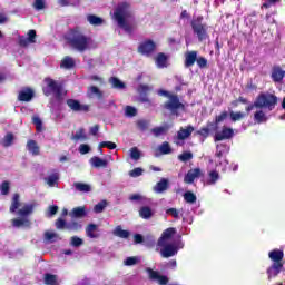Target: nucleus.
I'll list each match as a JSON object with an SVG mask.
<instances>
[{
  "instance_id": "obj_1",
  "label": "nucleus",
  "mask_w": 285,
  "mask_h": 285,
  "mask_svg": "<svg viewBox=\"0 0 285 285\" xmlns=\"http://www.w3.org/2000/svg\"><path fill=\"white\" fill-rule=\"evenodd\" d=\"M65 41L69 48L77 52H86V50H90V46L92 45V38L83 33L79 28L70 29L65 37Z\"/></svg>"
},
{
  "instance_id": "obj_2",
  "label": "nucleus",
  "mask_w": 285,
  "mask_h": 285,
  "mask_svg": "<svg viewBox=\"0 0 285 285\" xmlns=\"http://www.w3.org/2000/svg\"><path fill=\"white\" fill-rule=\"evenodd\" d=\"M130 17H132V12H130V4L128 2L119 3L114 11L115 21L119 28H122V30H125V32L128 35H132L135 30V28L127 21V19H130Z\"/></svg>"
},
{
  "instance_id": "obj_3",
  "label": "nucleus",
  "mask_w": 285,
  "mask_h": 285,
  "mask_svg": "<svg viewBox=\"0 0 285 285\" xmlns=\"http://www.w3.org/2000/svg\"><path fill=\"white\" fill-rule=\"evenodd\" d=\"M268 257L273 264L267 268V277L273 279L284 271V250L273 249L268 253Z\"/></svg>"
},
{
  "instance_id": "obj_4",
  "label": "nucleus",
  "mask_w": 285,
  "mask_h": 285,
  "mask_svg": "<svg viewBox=\"0 0 285 285\" xmlns=\"http://www.w3.org/2000/svg\"><path fill=\"white\" fill-rule=\"evenodd\" d=\"M35 204H27L17 212V216L20 218L11 219L13 228H30L32 226V222L28 217L35 213Z\"/></svg>"
},
{
  "instance_id": "obj_5",
  "label": "nucleus",
  "mask_w": 285,
  "mask_h": 285,
  "mask_svg": "<svg viewBox=\"0 0 285 285\" xmlns=\"http://www.w3.org/2000/svg\"><path fill=\"white\" fill-rule=\"evenodd\" d=\"M45 83L46 86L42 88L45 97L53 95L57 101H61V99H63V85L57 82L52 78H45Z\"/></svg>"
},
{
  "instance_id": "obj_6",
  "label": "nucleus",
  "mask_w": 285,
  "mask_h": 285,
  "mask_svg": "<svg viewBox=\"0 0 285 285\" xmlns=\"http://www.w3.org/2000/svg\"><path fill=\"white\" fill-rule=\"evenodd\" d=\"M279 98L275 94L271 92H261L256 100L254 101L255 108H266L267 110H275V106H277Z\"/></svg>"
},
{
  "instance_id": "obj_7",
  "label": "nucleus",
  "mask_w": 285,
  "mask_h": 285,
  "mask_svg": "<svg viewBox=\"0 0 285 285\" xmlns=\"http://www.w3.org/2000/svg\"><path fill=\"white\" fill-rule=\"evenodd\" d=\"M157 95H159V97H166L167 99H169L164 105H161V108H164V110H168L169 112H171V115L177 114V110H179V97H177V95L170 94V91H167L165 89H158Z\"/></svg>"
},
{
  "instance_id": "obj_8",
  "label": "nucleus",
  "mask_w": 285,
  "mask_h": 285,
  "mask_svg": "<svg viewBox=\"0 0 285 285\" xmlns=\"http://www.w3.org/2000/svg\"><path fill=\"white\" fill-rule=\"evenodd\" d=\"M204 21L203 17H198L197 19L191 21V29L195 35H197L198 41H206L208 39V26L202 23Z\"/></svg>"
},
{
  "instance_id": "obj_9",
  "label": "nucleus",
  "mask_w": 285,
  "mask_h": 285,
  "mask_svg": "<svg viewBox=\"0 0 285 285\" xmlns=\"http://www.w3.org/2000/svg\"><path fill=\"white\" fill-rule=\"evenodd\" d=\"M157 52V42L153 39H145L138 45L137 53L142 55V57H153Z\"/></svg>"
},
{
  "instance_id": "obj_10",
  "label": "nucleus",
  "mask_w": 285,
  "mask_h": 285,
  "mask_svg": "<svg viewBox=\"0 0 285 285\" xmlns=\"http://www.w3.org/2000/svg\"><path fill=\"white\" fill-rule=\"evenodd\" d=\"M199 177H204V171H202V168L196 167L194 169H189L184 176V184H195V180L199 179Z\"/></svg>"
},
{
  "instance_id": "obj_11",
  "label": "nucleus",
  "mask_w": 285,
  "mask_h": 285,
  "mask_svg": "<svg viewBox=\"0 0 285 285\" xmlns=\"http://www.w3.org/2000/svg\"><path fill=\"white\" fill-rule=\"evenodd\" d=\"M67 106L73 112H90V105H81L77 99H67Z\"/></svg>"
},
{
  "instance_id": "obj_12",
  "label": "nucleus",
  "mask_w": 285,
  "mask_h": 285,
  "mask_svg": "<svg viewBox=\"0 0 285 285\" xmlns=\"http://www.w3.org/2000/svg\"><path fill=\"white\" fill-rule=\"evenodd\" d=\"M177 235V229L175 227H169L165 229L161 236L158 239V246H165V244H169L170 240Z\"/></svg>"
},
{
  "instance_id": "obj_13",
  "label": "nucleus",
  "mask_w": 285,
  "mask_h": 285,
  "mask_svg": "<svg viewBox=\"0 0 285 285\" xmlns=\"http://www.w3.org/2000/svg\"><path fill=\"white\" fill-rule=\"evenodd\" d=\"M146 273H148L149 279L151 282H158L159 285H167L168 284V276L159 274V272L147 267Z\"/></svg>"
},
{
  "instance_id": "obj_14",
  "label": "nucleus",
  "mask_w": 285,
  "mask_h": 285,
  "mask_svg": "<svg viewBox=\"0 0 285 285\" xmlns=\"http://www.w3.org/2000/svg\"><path fill=\"white\" fill-rule=\"evenodd\" d=\"M235 137V130L230 127L224 126L220 132H216L214 136V141H224L226 139H233Z\"/></svg>"
},
{
  "instance_id": "obj_15",
  "label": "nucleus",
  "mask_w": 285,
  "mask_h": 285,
  "mask_svg": "<svg viewBox=\"0 0 285 285\" xmlns=\"http://www.w3.org/2000/svg\"><path fill=\"white\" fill-rule=\"evenodd\" d=\"M285 70L279 65L272 67L271 79L274 83H283Z\"/></svg>"
},
{
  "instance_id": "obj_16",
  "label": "nucleus",
  "mask_w": 285,
  "mask_h": 285,
  "mask_svg": "<svg viewBox=\"0 0 285 285\" xmlns=\"http://www.w3.org/2000/svg\"><path fill=\"white\" fill-rule=\"evenodd\" d=\"M31 99H35V90L30 87L22 88L18 94V101L30 102Z\"/></svg>"
},
{
  "instance_id": "obj_17",
  "label": "nucleus",
  "mask_w": 285,
  "mask_h": 285,
  "mask_svg": "<svg viewBox=\"0 0 285 285\" xmlns=\"http://www.w3.org/2000/svg\"><path fill=\"white\" fill-rule=\"evenodd\" d=\"M160 249V255L161 257L168 258L177 255V247L173 244H165V245H159Z\"/></svg>"
},
{
  "instance_id": "obj_18",
  "label": "nucleus",
  "mask_w": 285,
  "mask_h": 285,
  "mask_svg": "<svg viewBox=\"0 0 285 285\" xmlns=\"http://www.w3.org/2000/svg\"><path fill=\"white\" fill-rule=\"evenodd\" d=\"M185 68H193V66H195V63H197V51L193 50V51H187L185 53Z\"/></svg>"
},
{
  "instance_id": "obj_19",
  "label": "nucleus",
  "mask_w": 285,
  "mask_h": 285,
  "mask_svg": "<svg viewBox=\"0 0 285 285\" xmlns=\"http://www.w3.org/2000/svg\"><path fill=\"white\" fill-rule=\"evenodd\" d=\"M27 150L33 155V157H37L39 155H41V148L39 147V145L36 142V140H28L27 141Z\"/></svg>"
},
{
  "instance_id": "obj_20",
  "label": "nucleus",
  "mask_w": 285,
  "mask_h": 285,
  "mask_svg": "<svg viewBox=\"0 0 285 285\" xmlns=\"http://www.w3.org/2000/svg\"><path fill=\"white\" fill-rule=\"evenodd\" d=\"M75 66H77V62H75V59L70 56L63 57L60 62V68H62L63 70H72Z\"/></svg>"
},
{
  "instance_id": "obj_21",
  "label": "nucleus",
  "mask_w": 285,
  "mask_h": 285,
  "mask_svg": "<svg viewBox=\"0 0 285 285\" xmlns=\"http://www.w3.org/2000/svg\"><path fill=\"white\" fill-rule=\"evenodd\" d=\"M155 63L157 68H168V56H166L164 52H159L155 57Z\"/></svg>"
},
{
  "instance_id": "obj_22",
  "label": "nucleus",
  "mask_w": 285,
  "mask_h": 285,
  "mask_svg": "<svg viewBox=\"0 0 285 285\" xmlns=\"http://www.w3.org/2000/svg\"><path fill=\"white\" fill-rule=\"evenodd\" d=\"M97 230H99V227L97 226V224H89L86 227V235L87 237H89L90 239H97L99 238V233H97Z\"/></svg>"
},
{
  "instance_id": "obj_23",
  "label": "nucleus",
  "mask_w": 285,
  "mask_h": 285,
  "mask_svg": "<svg viewBox=\"0 0 285 285\" xmlns=\"http://www.w3.org/2000/svg\"><path fill=\"white\" fill-rule=\"evenodd\" d=\"M90 164L94 168H108V160L101 159L99 156H94Z\"/></svg>"
},
{
  "instance_id": "obj_24",
  "label": "nucleus",
  "mask_w": 285,
  "mask_h": 285,
  "mask_svg": "<svg viewBox=\"0 0 285 285\" xmlns=\"http://www.w3.org/2000/svg\"><path fill=\"white\" fill-rule=\"evenodd\" d=\"M193 132H195V127L193 126H187L186 128L180 127L179 129V140L184 141V139H188V137H190V135H193Z\"/></svg>"
},
{
  "instance_id": "obj_25",
  "label": "nucleus",
  "mask_w": 285,
  "mask_h": 285,
  "mask_svg": "<svg viewBox=\"0 0 285 285\" xmlns=\"http://www.w3.org/2000/svg\"><path fill=\"white\" fill-rule=\"evenodd\" d=\"M20 206H21V196L19 194H13V197L11 199V205L9 208L10 213H17Z\"/></svg>"
},
{
  "instance_id": "obj_26",
  "label": "nucleus",
  "mask_w": 285,
  "mask_h": 285,
  "mask_svg": "<svg viewBox=\"0 0 285 285\" xmlns=\"http://www.w3.org/2000/svg\"><path fill=\"white\" fill-rule=\"evenodd\" d=\"M153 215H155V212H153V208L148 206L140 207L139 217H141V219H150Z\"/></svg>"
},
{
  "instance_id": "obj_27",
  "label": "nucleus",
  "mask_w": 285,
  "mask_h": 285,
  "mask_svg": "<svg viewBox=\"0 0 285 285\" xmlns=\"http://www.w3.org/2000/svg\"><path fill=\"white\" fill-rule=\"evenodd\" d=\"M218 179H220L219 171L212 170L208 173V179H207V186H215L217 184Z\"/></svg>"
},
{
  "instance_id": "obj_28",
  "label": "nucleus",
  "mask_w": 285,
  "mask_h": 285,
  "mask_svg": "<svg viewBox=\"0 0 285 285\" xmlns=\"http://www.w3.org/2000/svg\"><path fill=\"white\" fill-rule=\"evenodd\" d=\"M183 199L186 202V204H197V195L190 190H187L183 194Z\"/></svg>"
},
{
  "instance_id": "obj_29",
  "label": "nucleus",
  "mask_w": 285,
  "mask_h": 285,
  "mask_svg": "<svg viewBox=\"0 0 285 285\" xmlns=\"http://www.w3.org/2000/svg\"><path fill=\"white\" fill-rule=\"evenodd\" d=\"M154 190L155 193H164L168 190V180L166 178H163L160 181L156 184Z\"/></svg>"
},
{
  "instance_id": "obj_30",
  "label": "nucleus",
  "mask_w": 285,
  "mask_h": 285,
  "mask_svg": "<svg viewBox=\"0 0 285 285\" xmlns=\"http://www.w3.org/2000/svg\"><path fill=\"white\" fill-rule=\"evenodd\" d=\"M109 83H111L112 88L116 90H124V88H126V83L119 80L117 77H111L109 79Z\"/></svg>"
},
{
  "instance_id": "obj_31",
  "label": "nucleus",
  "mask_w": 285,
  "mask_h": 285,
  "mask_svg": "<svg viewBox=\"0 0 285 285\" xmlns=\"http://www.w3.org/2000/svg\"><path fill=\"white\" fill-rule=\"evenodd\" d=\"M254 121H256V124H266L268 117H266V114L263 110H258L254 114Z\"/></svg>"
},
{
  "instance_id": "obj_32",
  "label": "nucleus",
  "mask_w": 285,
  "mask_h": 285,
  "mask_svg": "<svg viewBox=\"0 0 285 285\" xmlns=\"http://www.w3.org/2000/svg\"><path fill=\"white\" fill-rule=\"evenodd\" d=\"M114 235H116V237H120V239H128V237H130V232L122 229L121 226H117Z\"/></svg>"
},
{
  "instance_id": "obj_33",
  "label": "nucleus",
  "mask_w": 285,
  "mask_h": 285,
  "mask_svg": "<svg viewBox=\"0 0 285 285\" xmlns=\"http://www.w3.org/2000/svg\"><path fill=\"white\" fill-rule=\"evenodd\" d=\"M87 21H89L90 26H102L104 19L101 17L89 14L87 17Z\"/></svg>"
},
{
  "instance_id": "obj_34",
  "label": "nucleus",
  "mask_w": 285,
  "mask_h": 285,
  "mask_svg": "<svg viewBox=\"0 0 285 285\" xmlns=\"http://www.w3.org/2000/svg\"><path fill=\"white\" fill-rule=\"evenodd\" d=\"M72 139L73 141H79L80 139L86 141V139H88V136H86V129L83 127L79 128L72 136Z\"/></svg>"
},
{
  "instance_id": "obj_35",
  "label": "nucleus",
  "mask_w": 285,
  "mask_h": 285,
  "mask_svg": "<svg viewBox=\"0 0 285 285\" xmlns=\"http://www.w3.org/2000/svg\"><path fill=\"white\" fill-rule=\"evenodd\" d=\"M244 117H246V114L242 112V111H229V118L230 121H233L234 124L237 121H242V119H244Z\"/></svg>"
},
{
  "instance_id": "obj_36",
  "label": "nucleus",
  "mask_w": 285,
  "mask_h": 285,
  "mask_svg": "<svg viewBox=\"0 0 285 285\" xmlns=\"http://www.w3.org/2000/svg\"><path fill=\"white\" fill-rule=\"evenodd\" d=\"M88 95L89 97H92V95H96L98 99H104V92L98 89L97 86H91L88 88Z\"/></svg>"
},
{
  "instance_id": "obj_37",
  "label": "nucleus",
  "mask_w": 285,
  "mask_h": 285,
  "mask_svg": "<svg viewBox=\"0 0 285 285\" xmlns=\"http://www.w3.org/2000/svg\"><path fill=\"white\" fill-rule=\"evenodd\" d=\"M46 181L48 186H50L51 188H55V186H57V181H59V174L50 175L48 178H46Z\"/></svg>"
},
{
  "instance_id": "obj_38",
  "label": "nucleus",
  "mask_w": 285,
  "mask_h": 285,
  "mask_svg": "<svg viewBox=\"0 0 285 285\" xmlns=\"http://www.w3.org/2000/svg\"><path fill=\"white\" fill-rule=\"evenodd\" d=\"M14 141V135H12V132H9L4 136L2 146H4V148H10V146H12Z\"/></svg>"
},
{
  "instance_id": "obj_39",
  "label": "nucleus",
  "mask_w": 285,
  "mask_h": 285,
  "mask_svg": "<svg viewBox=\"0 0 285 285\" xmlns=\"http://www.w3.org/2000/svg\"><path fill=\"white\" fill-rule=\"evenodd\" d=\"M226 119H228V111L224 110L220 115L215 117L214 124L215 126H219V124H222V121H226Z\"/></svg>"
},
{
  "instance_id": "obj_40",
  "label": "nucleus",
  "mask_w": 285,
  "mask_h": 285,
  "mask_svg": "<svg viewBox=\"0 0 285 285\" xmlns=\"http://www.w3.org/2000/svg\"><path fill=\"white\" fill-rule=\"evenodd\" d=\"M193 151H183L180 155H179V161H183L184 164H186L187 161H190L193 160Z\"/></svg>"
},
{
  "instance_id": "obj_41",
  "label": "nucleus",
  "mask_w": 285,
  "mask_h": 285,
  "mask_svg": "<svg viewBox=\"0 0 285 285\" xmlns=\"http://www.w3.org/2000/svg\"><path fill=\"white\" fill-rule=\"evenodd\" d=\"M75 188L80 193H90V185L83 183H75Z\"/></svg>"
},
{
  "instance_id": "obj_42",
  "label": "nucleus",
  "mask_w": 285,
  "mask_h": 285,
  "mask_svg": "<svg viewBox=\"0 0 285 285\" xmlns=\"http://www.w3.org/2000/svg\"><path fill=\"white\" fill-rule=\"evenodd\" d=\"M196 63H197L198 68H200V70L208 68V59H206L202 56L196 58Z\"/></svg>"
},
{
  "instance_id": "obj_43",
  "label": "nucleus",
  "mask_w": 285,
  "mask_h": 285,
  "mask_svg": "<svg viewBox=\"0 0 285 285\" xmlns=\"http://www.w3.org/2000/svg\"><path fill=\"white\" fill-rule=\"evenodd\" d=\"M72 215L77 218L86 217V207H75Z\"/></svg>"
},
{
  "instance_id": "obj_44",
  "label": "nucleus",
  "mask_w": 285,
  "mask_h": 285,
  "mask_svg": "<svg viewBox=\"0 0 285 285\" xmlns=\"http://www.w3.org/2000/svg\"><path fill=\"white\" fill-rule=\"evenodd\" d=\"M106 206H108V200H101L94 207V213H104L106 209Z\"/></svg>"
},
{
  "instance_id": "obj_45",
  "label": "nucleus",
  "mask_w": 285,
  "mask_h": 285,
  "mask_svg": "<svg viewBox=\"0 0 285 285\" xmlns=\"http://www.w3.org/2000/svg\"><path fill=\"white\" fill-rule=\"evenodd\" d=\"M45 284L46 285H57V275L46 274L45 275Z\"/></svg>"
},
{
  "instance_id": "obj_46",
  "label": "nucleus",
  "mask_w": 285,
  "mask_h": 285,
  "mask_svg": "<svg viewBox=\"0 0 285 285\" xmlns=\"http://www.w3.org/2000/svg\"><path fill=\"white\" fill-rule=\"evenodd\" d=\"M32 124H35L37 132H41L43 128V121H41V118H39V116L32 117Z\"/></svg>"
},
{
  "instance_id": "obj_47",
  "label": "nucleus",
  "mask_w": 285,
  "mask_h": 285,
  "mask_svg": "<svg viewBox=\"0 0 285 285\" xmlns=\"http://www.w3.org/2000/svg\"><path fill=\"white\" fill-rule=\"evenodd\" d=\"M101 148H108L109 150H115V148H117V144L112 141H102L99 144L100 153H102Z\"/></svg>"
},
{
  "instance_id": "obj_48",
  "label": "nucleus",
  "mask_w": 285,
  "mask_h": 285,
  "mask_svg": "<svg viewBox=\"0 0 285 285\" xmlns=\"http://www.w3.org/2000/svg\"><path fill=\"white\" fill-rule=\"evenodd\" d=\"M0 193L1 195H10V181H2L0 186Z\"/></svg>"
},
{
  "instance_id": "obj_49",
  "label": "nucleus",
  "mask_w": 285,
  "mask_h": 285,
  "mask_svg": "<svg viewBox=\"0 0 285 285\" xmlns=\"http://www.w3.org/2000/svg\"><path fill=\"white\" fill-rule=\"evenodd\" d=\"M159 150L161 155H170L171 149H170V144H168L167 141L163 142L159 146Z\"/></svg>"
},
{
  "instance_id": "obj_50",
  "label": "nucleus",
  "mask_w": 285,
  "mask_h": 285,
  "mask_svg": "<svg viewBox=\"0 0 285 285\" xmlns=\"http://www.w3.org/2000/svg\"><path fill=\"white\" fill-rule=\"evenodd\" d=\"M55 225L58 230H63V228H66V230H68V223H66V220L63 218H58L56 220Z\"/></svg>"
},
{
  "instance_id": "obj_51",
  "label": "nucleus",
  "mask_w": 285,
  "mask_h": 285,
  "mask_svg": "<svg viewBox=\"0 0 285 285\" xmlns=\"http://www.w3.org/2000/svg\"><path fill=\"white\" fill-rule=\"evenodd\" d=\"M45 239L46 242H55V239H59V234L57 233H51V232H45Z\"/></svg>"
},
{
  "instance_id": "obj_52",
  "label": "nucleus",
  "mask_w": 285,
  "mask_h": 285,
  "mask_svg": "<svg viewBox=\"0 0 285 285\" xmlns=\"http://www.w3.org/2000/svg\"><path fill=\"white\" fill-rule=\"evenodd\" d=\"M125 115L126 117H137V108L132 106H127L125 108Z\"/></svg>"
},
{
  "instance_id": "obj_53",
  "label": "nucleus",
  "mask_w": 285,
  "mask_h": 285,
  "mask_svg": "<svg viewBox=\"0 0 285 285\" xmlns=\"http://www.w3.org/2000/svg\"><path fill=\"white\" fill-rule=\"evenodd\" d=\"M130 157L137 161L141 158V151L137 147H134L130 149Z\"/></svg>"
},
{
  "instance_id": "obj_54",
  "label": "nucleus",
  "mask_w": 285,
  "mask_h": 285,
  "mask_svg": "<svg viewBox=\"0 0 285 285\" xmlns=\"http://www.w3.org/2000/svg\"><path fill=\"white\" fill-rule=\"evenodd\" d=\"M70 244L75 248H79V246H83V239H81L77 236H73V237H71Z\"/></svg>"
},
{
  "instance_id": "obj_55",
  "label": "nucleus",
  "mask_w": 285,
  "mask_h": 285,
  "mask_svg": "<svg viewBox=\"0 0 285 285\" xmlns=\"http://www.w3.org/2000/svg\"><path fill=\"white\" fill-rule=\"evenodd\" d=\"M144 175V169L141 167H136L129 171V177H141Z\"/></svg>"
},
{
  "instance_id": "obj_56",
  "label": "nucleus",
  "mask_w": 285,
  "mask_h": 285,
  "mask_svg": "<svg viewBox=\"0 0 285 285\" xmlns=\"http://www.w3.org/2000/svg\"><path fill=\"white\" fill-rule=\"evenodd\" d=\"M67 230H81V224L77 222L67 223Z\"/></svg>"
},
{
  "instance_id": "obj_57",
  "label": "nucleus",
  "mask_w": 285,
  "mask_h": 285,
  "mask_svg": "<svg viewBox=\"0 0 285 285\" xmlns=\"http://www.w3.org/2000/svg\"><path fill=\"white\" fill-rule=\"evenodd\" d=\"M148 126H149L148 120H138L137 121V128L139 130H141L142 132L148 130Z\"/></svg>"
},
{
  "instance_id": "obj_58",
  "label": "nucleus",
  "mask_w": 285,
  "mask_h": 285,
  "mask_svg": "<svg viewBox=\"0 0 285 285\" xmlns=\"http://www.w3.org/2000/svg\"><path fill=\"white\" fill-rule=\"evenodd\" d=\"M27 39L30 43H37V31L35 29L29 30Z\"/></svg>"
},
{
  "instance_id": "obj_59",
  "label": "nucleus",
  "mask_w": 285,
  "mask_h": 285,
  "mask_svg": "<svg viewBox=\"0 0 285 285\" xmlns=\"http://www.w3.org/2000/svg\"><path fill=\"white\" fill-rule=\"evenodd\" d=\"M139 262V259L135 256L131 257H127L124 262L125 266H135V264H137Z\"/></svg>"
},
{
  "instance_id": "obj_60",
  "label": "nucleus",
  "mask_w": 285,
  "mask_h": 285,
  "mask_svg": "<svg viewBox=\"0 0 285 285\" xmlns=\"http://www.w3.org/2000/svg\"><path fill=\"white\" fill-rule=\"evenodd\" d=\"M33 8H35V10H43L46 8V1L35 0Z\"/></svg>"
},
{
  "instance_id": "obj_61",
  "label": "nucleus",
  "mask_w": 285,
  "mask_h": 285,
  "mask_svg": "<svg viewBox=\"0 0 285 285\" xmlns=\"http://www.w3.org/2000/svg\"><path fill=\"white\" fill-rule=\"evenodd\" d=\"M197 135H200V137H204L205 139L210 135V129L208 127H203L200 130L197 131Z\"/></svg>"
},
{
  "instance_id": "obj_62",
  "label": "nucleus",
  "mask_w": 285,
  "mask_h": 285,
  "mask_svg": "<svg viewBox=\"0 0 285 285\" xmlns=\"http://www.w3.org/2000/svg\"><path fill=\"white\" fill-rule=\"evenodd\" d=\"M276 3H279V0H266L262 8L268 9V8H273V6H275Z\"/></svg>"
},
{
  "instance_id": "obj_63",
  "label": "nucleus",
  "mask_w": 285,
  "mask_h": 285,
  "mask_svg": "<svg viewBox=\"0 0 285 285\" xmlns=\"http://www.w3.org/2000/svg\"><path fill=\"white\" fill-rule=\"evenodd\" d=\"M58 212H59V206L57 205L49 206L48 217H53V215H57Z\"/></svg>"
},
{
  "instance_id": "obj_64",
  "label": "nucleus",
  "mask_w": 285,
  "mask_h": 285,
  "mask_svg": "<svg viewBox=\"0 0 285 285\" xmlns=\"http://www.w3.org/2000/svg\"><path fill=\"white\" fill-rule=\"evenodd\" d=\"M79 153L80 155H88V153H90V146H88L87 144L80 145Z\"/></svg>"
}]
</instances>
